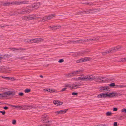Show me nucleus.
<instances>
[{"instance_id":"17","label":"nucleus","mask_w":126,"mask_h":126,"mask_svg":"<svg viewBox=\"0 0 126 126\" xmlns=\"http://www.w3.org/2000/svg\"><path fill=\"white\" fill-rule=\"evenodd\" d=\"M95 78V77L94 76H93L92 75L90 76H88V80H92L94 79Z\"/></svg>"},{"instance_id":"39","label":"nucleus","mask_w":126,"mask_h":126,"mask_svg":"<svg viewBox=\"0 0 126 126\" xmlns=\"http://www.w3.org/2000/svg\"><path fill=\"white\" fill-rule=\"evenodd\" d=\"M115 84L114 83H112L110 84L109 86L110 87H113L115 86Z\"/></svg>"},{"instance_id":"2","label":"nucleus","mask_w":126,"mask_h":126,"mask_svg":"<svg viewBox=\"0 0 126 126\" xmlns=\"http://www.w3.org/2000/svg\"><path fill=\"white\" fill-rule=\"evenodd\" d=\"M82 84L80 83H75L73 84H72V86L71 85L67 84L65 86V87H68L71 88L76 89L78 88H79V87L81 86Z\"/></svg>"},{"instance_id":"47","label":"nucleus","mask_w":126,"mask_h":126,"mask_svg":"<svg viewBox=\"0 0 126 126\" xmlns=\"http://www.w3.org/2000/svg\"><path fill=\"white\" fill-rule=\"evenodd\" d=\"M113 94L114 96H116L118 95V93H113Z\"/></svg>"},{"instance_id":"18","label":"nucleus","mask_w":126,"mask_h":126,"mask_svg":"<svg viewBox=\"0 0 126 126\" xmlns=\"http://www.w3.org/2000/svg\"><path fill=\"white\" fill-rule=\"evenodd\" d=\"M114 48L116 51L119 50L120 49L122 48L121 46L120 45Z\"/></svg>"},{"instance_id":"45","label":"nucleus","mask_w":126,"mask_h":126,"mask_svg":"<svg viewBox=\"0 0 126 126\" xmlns=\"http://www.w3.org/2000/svg\"><path fill=\"white\" fill-rule=\"evenodd\" d=\"M64 61L63 59H60L58 61V62L60 63H61L63 62Z\"/></svg>"},{"instance_id":"12","label":"nucleus","mask_w":126,"mask_h":126,"mask_svg":"<svg viewBox=\"0 0 126 126\" xmlns=\"http://www.w3.org/2000/svg\"><path fill=\"white\" fill-rule=\"evenodd\" d=\"M53 103L57 106H59L63 104L62 102H60L58 100H55L53 101Z\"/></svg>"},{"instance_id":"64","label":"nucleus","mask_w":126,"mask_h":126,"mask_svg":"<svg viewBox=\"0 0 126 126\" xmlns=\"http://www.w3.org/2000/svg\"><path fill=\"white\" fill-rule=\"evenodd\" d=\"M66 89V88H64L62 90V91H65Z\"/></svg>"},{"instance_id":"11","label":"nucleus","mask_w":126,"mask_h":126,"mask_svg":"<svg viewBox=\"0 0 126 126\" xmlns=\"http://www.w3.org/2000/svg\"><path fill=\"white\" fill-rule=\"evenodd\" d=\"M49 28H51L52 30H55L57 29L60 28L61 26L60 25H53L52 26H48Z\"/></svg>"},{"instance_id":"53","label":"nucleus","mask_w":126,"mask_h":126,"mask_svg":"<svg viewBox=\"0 0 126 126\" xmlns=\"http://www.w3.org/2000/svg\"><path fill=\"white\" fill-rule=\"evenodd\" d=\"M119 86L120 87H125L126 86L123 85H119Z\"/></svg>"},{"instance_id":"20","label":"nucleus","mask_w":126,"mask_h":126,"mask_svg":"<svg viewBox=\"0 0 126 126\" xmlns=\"http://www.w3.org/2000/svg\"><path fill=\"white\" fill-rule=\"evenodd\" d=\"M13 3L12 2H7L3 4V6H7L10 5V4H12Z\"/></svg>"},{"instance_id":"61","label":"nucleus","mask_w":126,"mask_h":126,"mask_svg":"<svg viewBox=\"0 0 126 126\" xmlns=\"http://www.w3.org/2000/svg\"><path fill=\"white\" fill-rule=\"evenodd\" d=\"M3 67H0V72H1V71H2Z\"/></svg>"},{"instance_id":"40","label":"nucleus","mask_w":126,"mask_h":126,"mask_svg":"<svg viewBox=\"0 0 126 126\" xmlns=\"http://www.w3.org/2000/svg\"><path fill=\"white\" fill-rule=\"evenodd\" d=\"M85 3L86 5H91L93 4L91 2H86Z\"/></svg>"},{"instance_id":"37","label":"nucleus","mask_w":126,"mask_h":126,"mask_svg":"<svg viewBox=\"0 0 126 126\" xmlns=\"http://www.w3.org/2000/svg\"><path fill=\"white\" fill-rule=\"evenodd\" d=\"M38 16L37 15H32L31 16L33 18V19H34L35 18H37L36 16Z\"/></svg>"},{"instance_id":"62","label":"nucleus","mask_w":126,"mask_h":126,"mask_svg":"<svg viewBox=\"0 0 126 126\" xmlns=\"http://www.w3.org/2000/svg\"><path fill=\"white\" fill-rule=\"evenodd\" d=\"M99 126H109L107 125H99Z\"/></svg>"},{"instance_id":"3","label":"nucleus","mask_w":126,"mask_h":126,"mask_svg":"<svg viewBox=\"0 0 126 126\" xmlns=\"http://www.w3.org/2000/svg\"><path fill=\"white\" fill-rule=\"evenodd\" d=\"M55 16V15L52 14L50 15H49L48 16H46L43 17V18L41 19L40 20V21L42 22H44L45 21H47L53 18L52 17H54Z\"/></svg>"},{"instance_id":"51","label":"nucleus","mask_w":126,"mask_h":126,"mask_svg":"<svg viewBox=\"0 0 126 126\" xmlns=\"http://www.w3.org/2000/svg\"><path fill=\"white\" fill-rule=\"evenodd\" d=\"M16 121L15 120H13L12 121V123L13 124H16Z\"/></svg>"},{"instance_id":"38","label":"nucleus","mask_w":126,"mask_h":126,"mask_svg":"<svg viewBox=\"0 0 126 126\" xmlns=\"http://www.w3.org/2000/svg\"><path fill=\"white\" fill-rule=\"evenodd\" d=\"M73 43L74 44H78L79 43V40H77L76 41H73Z\"/></svg>"},{"instance_id":"19","label":"nucleus","mask_w":126,"mask_h":126,"mask_svg":"<svg viewBox=\"0 0 126 126\" xmlns=\"http://www.w3.org/2000/svg\"><path fill=\"white\" fill-rule=\"evenodd\" d=\"M96 80L99 82H103L105 81L103 80H101L100 78H96L95 79Z\"/></svg>"},{"instance_id":"26","label":"nucleus","mask_w":126,"mask_h":126,"mask_svg":"<svg viewBox=\"0 0 126 126\" xmlns=\"http://www.w3.org/2000/svg\"><path fill=\"white\" fill-rule=\"evenodd\" d=\"M103 93H101L100 94H99L97 96V97L98 98H103Z\"/></svg>"},{"instance_id":"13","label":"nucleus","mask_w":126,"mask_h":126,"mask_svg":"<svg viewBox=\"0 0 126 126\" xmlns=\"http://www.w3.org/2000/svg\"><path fill=\"white\" fill-rule=\"evenodd\" d=\"M109 86H106L104 87H100L101 89L100 90V91L103 90L102 92H104L105 91H108V89H109Z\"/></svg>"},{"instance_id":"27","label":"nucleus","mask_w":126,"mask_h":126,"mask_svg":"<svg viewBox=\"0 0 126 126\" xmlns=\"http://www.w3.org/2000/svg\"><path fill=\"white\" fill-rule=\"evenodd\" d=\"M125 61H126V58H121V59L119 60V62H124Z\"/></svg>"},{"instance_id":"60","label":"nucleus","mask_w":126,"mask_h":126,"mask_svg":"<svg viewBox=\"0 0 126 126\" xmlns=\"http://www.w3.org/2000/svg\"><path fill=\"white\" fill-rule=\"evenodd\" d=\"M3 108L4 110H7L8 109V108L6 106H5L3 107Z\"/></svg>"},{"instance_id":"35","label":"nucleus","mask_w":126,"mask_h":126,"mask_svg":"<svg viewBox=\"0 0 126 126\" xmlns=\"http://www.w3.org/2000/svg\"><path fill=\"white\" fill-rule=\"evenodd\" d=\"M12 4H20V2L15 1V2H12Z\"/></svg>"},{"instance_id":"58","label":"nucleus","mask_w":126,"mask_h":126,"mask_svg":"<svg viewBox=\"0 0 126 126\" xmlns=\"http://www.w3.org/2000/svg\"><path fill=\"white\" fill-rule=\"evenodd\" d=\"M88 40H89L88 41V42H89L90 41H91V40H95V41L96 39H95V38H94L93 39H89Z\"/></svg>"},{"instance_id":"25","label":"nucleus","mask_w":126,"mask_h":126,"mask_svg":"<svg viewBox=\"0 0 126 126\" xmlns=\"http://www.w3.org/2000/svg\"><path fill=\"white\" fill-rule=\"evenodd\" d=\"M28 1H20V4H28Z\"/></svg>"},{"instance_id":"23","label":"nucleus","mask_w":126,"mask_h":126,"mask_svg":"<svg viewBox=\"0 0 126 126\" xmlns=\"http://www.w3.org/2000/svg\"><path fill=\"white\" fill-rule=\"evenodd\" d=\"M89 10L90 13H94L96 12V11H95V9H89Z\"/></svg>"},{"instance_id":"56","label":"nucleus","mask_w":126,"mask_h":126,"mask_svg":"<svg viewBox=\"0 0 126 126\" xmlns=\"http://www.w3.org/2000/svg\"><path fill=\"white\" fill-rule=\"evenodd\" d=\"M113 126H117V122H114L113 124Z\"/></svg>"},{"instance_id":"55","label":"nucleus","mask_w":126,"mask_h":126,"mask_svg":"<svg viewBox=\"0 0 126 126\" xmlns=\"http://www.w3.org/2000/svg\"><path fill=\"white\" fill-rule=\"evenodd\" d=\"M113 111H116L117 110V109L116 108H114L113 109Z\"/></svg>"},{"instance_id":"16","label":"nucleus","mask_w":126,"mask_h":126,"mask_svg":"<svg viewBox=\"0 0 126 126\" xmlns=\"http://www.w3.org/2000/svg\"><path fill=\"white\" fill-rule=\"evenodd\" d=\"M40 5V3H38L36 4H33L32 6V7H33L35 9L38 8Z\"/></svg>"},{"instance_id":"30","label":"nucleus","mask_w":126,"mask_h":126,"mask_svg":"<svg viewBox=\"0 0 126 126\" xmlns=\"http://www.w3.org/2000/svg\"><path fill=\"white\" fill-rule=\"evenodd\" d=\"M89 51H82L79 54V55H83V54L86 53Z\"/></svg>"},{"instance_id":"6","label":"nucleus","mask_w":126,"mask_h":126,"mask_svg":"<svg viewBox=\"0 0 126 126\" xmlns=\"http://www.w3.org/2000/svg\"><path fill=\"white\" fill-rule=\"evenodd\" d=\"M47 116L46 115L43 116L41 117V121L43 123H47V122H50V123H51V121L48 120L47 119Z\"/></svg>"},{"instance_id":"43","label":"nucleus","mask_w":126,"mask_h":126,"mask_svg":"<svg viewBox=\"0 0 126 126\" xmlns=\"http://www.w3.org/2000/svg\"><path fill=\"white\" fill-rule=\"evenodd\" d=\"M25 50L26 49L25 48H16V50Z\"/></svg>"},{"instance_id":"54","label":"nucleus","mask_w":126,"mask_h":126,"mask_svg":"<svg viewBox=\"0 0 126 126\" xmlns=\"http://www.w3.org/2000/svg\"><path fill=\"white\" fill-rule=\"evenodd\" d=\"M1 77L2 78L5 79H8L9 78V77H3L2 76H1Z\"/></svg>"},{"instance_id":"10","label":"nucleus","mask_w":126,"mask_h":126,"mask_svg":"<svg viewBox=\"0 0 126 126\" xmlns=\"http://www.w3.org/2000/svg\"><path fill=\"white\" fill-rule=\"evenodd\" d=\"M82 70H78L77 71H75L74 72H72L70 73L69 75L71 76H73L77 74H78L80 72H81Z\"/></svg>"},{"instance_id":"46","label":"nucleus","mask_w":126,"mask_h":126,"mask_svg":"<svg viewBox=\"0 0 126 126\" xmlns=\"http://www.w3.org/2000/svg\"><path fill=\"white\" fill-rule=\"evenodd\" d=\"M0 112L1 113H2V114L3 115H4L5 114V112L4 110L3 111H0Z\"/></svg>"},{"instance_id":"36","label":"nucleus","mask_w":126,"mask_h":126,"mask_svg":"<svg viewBox=\"0 0 126 126\" xmlns=\"http://www.w3.org/2000/svg\"><path fill=\"white\" fill-rule=\"evenodd\" d=\"M16 108H17V109H22L23 110V107H22L20 106H16Z\"/></svg>"},{"instance_id":"34","label":"nucleus","mask_w":126,"mask_h":126,"mask_svg":"<svg viewBox=\"0 0 126 126\" xmlns=\"http://www.w3.org/2000/svg\"><path fill=\"white\" fill-rule=\"evenodd\" d=\"M82 13H83V11L82 12H76L75 15H81V14Z\"/></svg>"},{"instance_id":"7","label":"nucleus","mask_w":126,"mask_h":126,"mask_svg":"<svg viewBox=\"0 0 126 126\" xmlns=\"http://www.w3.org/2000/svg\"><path fill=\"white\" fill-rule=\"evenodd\" d=\"M43 41V39L41 38L32 39V42H31V43H38L41 42Z\"/></svg>"},{"instance_id":"44","label":"nucleus","mask_w":126,"mask_h":126,"mask_svg":"<svg viewBox=\"0 0 126 126\" xmlns=\"http://www.w3.org/2000/svg\"><path fill=\"white\" fill-rule=\"evenodd\" d=\"M78 93H77L73 92L72 93V94L74 95H78Z\"/></svg>"},{"instance_id":"48","label":"nucleus","mask_w":126,"mask_h":126,"mask_svg":"<svg viewBox=\"0 0 126 126\" xmlns=\"http://www.w3.org/2000/svg\"><path fill=\"white\" fill-rule=\"evenodd\" d=\"M24 94L23 93H21H21H19L18 94V95L19 96H23Z\"/></svg>"},{"instance_id":"57","label":"nucleus","mask_w":126,"mask_h":126,"mask_svg":"<svg viewBox=\"0 0 126 126\" xmlns=\"http://www.w3.org/2000/svg\"><path fill=\"white\" fill-rule=\"evenodd\" d=\"M10 48L11 50H13V51H15L16 50V48Z\"/></svg>"},{"instance_id":"15","label":"nucleus","mask_w":126,"mask_h":126,"mask_svg":"<svg viewBox=\"0 0 126 126\" xmlns=\"http://www.w3.org/2000/svg\"><path fill=\"white\" fill-rule=\"evenodd\" d=\"M33 18L31 16H24V19L26 20H31L33 19Z\"/></svg>"},{"instance_id":"4","label":"nucleus","mask_w":126,"mask_h":126,"mask_svg":"<svg viewBox=\"0 0 126 126\" xmlns=\"http://www.w3.org/2000/svg\"><path fill=\"white\" fill-rule=\"evenodd\" d=\"M15 94V92L9 91L5 92L4 93V94L3 95H2L1 94H0V95H1V96L3 97H5L6 96V95L9 96L10 95H13Z\"/></svg>"},{"instance_id":"59","label":"nucleus","mask_w":126,"mask_h":126,"mask_svg":"<svg viewBox=\"0 0 126 126\" xmlns=\"http://www.w3.org/2000/svg\"><path fill=\"white\" fill-rule=\"evenodd\" d=\"M78 79L80 80H84L83 79V78L79 77L78 78Z\"/></svg>"},{"instance_id":"29","label":"nucleus","mask_w":126,"mask_h":126,"mask_svg":"<svg viewBox=\"0 0 126 126\" xmlns=\"http://www.w3.org/2000/svg\"><path fill=\"white\" fill-rule=\"evenodd\" d=\"M27 40V39H25L24 40V41H25V42H27L28 43H29V42H31V43L32 42V39H29L27 41H26V40Z\"/></svg>"},{"instance_id":"5","label":"nucleus","mask_w":126,"mask_h":126,"mask_svg":"<svg viewBox=\"0 0 126 126\" xmlns=\"http://www.w3.org/2000/svg\"><path fill=\"white\" fill-rule=\"evenodd\" d=\"M115 52H116V51L114 48L113 47L110 49L108 50H107L104 52H102V54L103 55H106L107 54L110 53H112Z\"/></svg>"},{"instance_id":"9","label":"nucleus","mask_w":126,"mask_h":126,"mask_svg":"<svg viewBox=\"0 0 126 126\" xmlns=\"http://www.w3.org/2000/svg\"><path fill=\"white\" fill-rule=\"evenodd\" d=\"M68 109H65L63 110H60L59 111H55L54 112L56 115H58V114H63L66 113Z\"/></svg>"},{"instance_id":"31","label":"nucleus","mask_w":126,"mask_h":126,"mask_svg":"<svg viewBox=\"0 0 126 126\" xmlns=\"http://www.w3.org/2000/svg\"><path fill=\"white\" fill-rule=\"evenodd\" d=\"M103 95V97L105 98L106 97H108L109 95L107 93H103V95Z\"/></svg>"},{"instance_id":"50","label":"nucleus","mask_w":126,"mask_h":126,"mask_svg":"<svg viewBox=\"0 0 126 126\" xmlns=\"http://www.w3.org/2000/svg\"><path fill=\"white\" fill-rule=\"evenodd\" d=\"M73 41H71V40H69L67 41V43H73Z\"/></svg>"},{"instance_id":"14","label":"nucleus","mask_w":126,"mask_h":126,"mask_svg":"<svg viewBox=\"0 0 126 126\" xmlns=\"http://www.w3.org/2000/svg\"><path fill=\"white\" fill-rule=\"evenodd\" d=\"M24 108V109H23V110H26V109H31L32 108H34V107L33 106H28V105H23L22 106Z\"/></svg>"},{"instance_id":"8","label":"nucleus","mask_w":126,"mask_h":126,"mask_svg":"<svg viewBox=\"0 0 126 126\" xmlns=\"http://www.w3.org/2000/svg\"><path fill=\"white\" fill-rule=\"evenodd\" d=\"M90 60V58L88 57H85L84 59L81 58L79 60H77L76 62L77 63H81L82 62H85L89 61Z\"/></svg>"},{"instance_id":"1","label":"nucleus","mask_w":126,"mask_h":126,"mask_svg":"<svg viewBox=\"0 0 126 126\" xmlns=\"http://www.w3.org/2000/svg\"><path fill=\"white\" fill-rule=\"evenodd\" d=\"M32 8L30 7L27 6L26 8H22L20 10L17 11L18 13L20 14H24L27 13H29L31 11Z\"/></svg>"},{"instance_id":"49","label":"nucleus","mask_w":126,"mask_h":126,"mask_svg":"<svg viewBox=\"0 0 126 126\" xmlns=\"http://www.w3.org/2000/svg\"><path fill=\"white\" fill-rule=\"evenodd\" d=\"M51 124H46L44 125L38 126H49Z\"/></svg>"},{"instance_id":"42","label":"nucleus","mask_w":126,"mask_h":126,"mask_svg":"<svg viewBox=\"0 0 126 126\" xmlns=\"http://www.w3.org/2000/svg\"><path fill=\"white\" fill-rule=\"evenodd\" d=\"M113 95V93H110L109 94H108L109 96L108 97H113L114 96Z\"/></svg>"},{"instance_id":"33","label":"nucleus","mask_w":126,"mask_h":126,"mask_svg":"<svg viewBox=\"0 0 126 126\" xmlns=\"http://www.w3.org/2000/svg\"><path fill=\"white\" fill-rule=\"evenodd\" d=\"M31 90L28 89H26L24 90V92L25 93H28Z\"/></svg>"},{"instance_id":"63","label":"nucleus","mask_w":126,"mask_h":126,"mask_svg":"<svg viewBox=\"0 0 126 126\" xmlns=\"http://www.w3.org/2000/svg\"><path fill=\"white\" fill-rule=\"evenodd\" d=\"M11 106L12 107H15V108H16V106H15V105H11Z\"/></svg>"},{"instance_id":"22","label":"nucleus","mask_w":126,"mask_h":126,"mask_svg":"<svg viewBox=\"0 0 126 126\" xmlns=\"http://www.w3.org/2000/svg\"><path fill=\"white\" fill-rule=\"evenodd\" d=\"M7 55H4V56H0V60H2L3 59H5L6 58H7Z\"/></svg>"},{"instance_id":"21","label":"nucleus","mask_w":126,"mask_h":126,"mask_svg":"<svg viewBox=\"0 0 126 126\" xmlns=\"http://www.w3.org/2000/svg\"><path fill=\"white\" fill-rule=\"evenodd\" d=\"M89 40H85L83 39H80L79 40V43H84L85 42H88V41Z\"/></svg>"},{"instance_id":"32","label":"nucleus","mask_w":126,"mask_h":126,"mask_svg":"<svg viewBox=\"0 0 126 126\" xmlns=\"http://www.w3.org/2000/svg\"><path fill=\"white\" fill-rule=\"evenodd\" d=\"M83 80H88V76H86L83 77Z\"/></svg>"},{"instance_id":"41","label":"nucleus","mask_w":126,"mask_h":126,"mask_svg":"<svg viewBox=\"0 0 126 126\" xmlns=\"http://www.w3.org/2000/svg\"><path fill=\"white\" fill-rule=\"evenodd\" d=\"M121 111L122 112L126 113V109H123Z\"/></svg>"},{"instance_id":"24","label":"nucleus","mask_w":126,"mask_h":126,"mask_svg":"<svg viewBox=\"0 0 126 126\" xmlns=\"http://www.w3.org/2000/svg\"><path fill=\"white\" fill-rule=\"evenodd\" d=\"M90 13L89 10L83 11V14H89Z\"/></svg>"},{"instance_id":"52","label":"nucleus","mask_w":126,"mask_h":126,"mask_svg":"<svg viewBox=\"0 0 126 126\" xmlns=\"http://www.w3.org/2000/svg\"><path fill=\"white\" fill-rule=\"evenodd\" d=\"M7 26H8V25H1L0 26V27L1 28H3V27H6Z\"/></svg>"},{"instance_id":"28","label":"nucleus","mask_w":126,"mask_h":126,"mask_svg":"<svg viewBox=\"0 0 126 126\" xmlns=\"http://www.w3.org/2000/svg\"><path fill=\"white\" fill-rule=\"evenodd\" d=\"M112 113L110 112H108L106 113V114L107 116H110L111 115Z\"/></svg>"}]
</instances>
